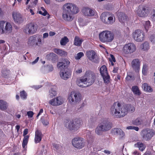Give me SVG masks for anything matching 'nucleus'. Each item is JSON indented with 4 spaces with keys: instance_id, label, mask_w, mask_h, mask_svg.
I'll return each mask as SVG.
<instances>
[{
    "instance_id": "2f4dec72",
    "label": "nucleus",
    "mask_w": 155,
    "mask_h": 155,
    "mask_svg": "<svg viewBox=\"0 0 155 155\" xmlns=\"http://www.w3.org/2000/svg\"><path fill=\"white\" fill-rule=\"evenodd\" d=\"M144 90L147 92H151L153 91V89L148 85L146 83H144L142 85Z\"/></svg>"
},
{
    "instance_id": "dca6fc26",
    "label": "nucleus",
    "mask_w": 155,
    "mask_h": 155,
    "mask_svg": "<svg viewBox=\"0 0 155 155\" xmlns=\"http://www.w3.org/2000/svg\"><path fill=\"white\" fill-rule=\"evenodd\" d=\"M103 131H106L109 130L112 127V124L107 120L103 121L100 124Z\"/></svg>"
},
{
    "instance_id": "4be33fe9",
    "label": "nucleus",
    "mask_w": 155,
    "mask_h": 155,
    "mask_svg": "<svg viewBox=\"0 0 155 155\" xmlns=\"http://www.w3.org/2000/svg\"><path fill=\"white\" fill-rule=\"evenodd\" d=\"M12 31V26L11 24L8 22H7L5 24V28L4 30H2L1 32L2 34H9L11 33Z\"/></svg>"
},
{
    "instance_id": "7ed1b4c3",
    "label": "nucleus",
    "mask_w": 155,
    "mask_h": 155,
    "mask_svg": "<svg viewBox=\"0 0 155 155\" xmlns=\"http://www.w3.org/2000/svg\"><path fill=\"white\" fill-rule=\"evenodd\" d=\"M70 62L67 59H64L61 62H59L57 64V67L60 70V75L62 79L67 80L71 76V73L68 67Z\"/></svg>"
},
{
    "instance_id": "b1692460",
    "label": "nucleus",
    "mask_w": 155,
    "mask_h": 155,
    "mask_svg": "<svg viewBox=\"0 0 155 155\" xmlns=\"http://www.w3.org/2000/svg\"><path fill=\"white\" fill-rule=\"evenodd\" d=\"M132 66L135 70H138L140 66V62L138 59H134L131 63Z\"/></svg>"
},
{
    "instance_id": "72a5a7b5",
    "label": "nucleus",
    "mask_w": 155,
    "mask_h": 155,
    "mask_svg": "<svg viewBox=\"0 0 155 155\" xmlns=\"http://www.w3.org/2000/svg\"><path fill=\"white\" fill-rule=\"evenodd\" d=\"M104 83L106 84H108L110 82V76L108 74L106 75H104L102 76Z\"/></svg>"
},
{
    "instance_id": "e2e57ef3",
    "label": "nucleus",
    "mask_w": 155,
    "mask_h": 155,
    "mask_svg": "<svg viewBox=\"0 0 155 155\" xmlns=\"http://www.w3.org/2000/svg\"><path fill=\"white\" fill-rule=\"evenodd\" d=\"M55 34V33L54 31H50L49 33V35L51 36L54 35Z\"/></svg>"
},
{
    "instance_id": "ddd939ff",
    "label": "nucleus",
    "mask_w": 155,
    "mask_h": 155,
    "mask_svg": "<svg viewBox=\"0 0 155 155\" xmlns=\"http://www.w3.org/2000/svg\"><path fill=\"white\" fill-rule=\"evenodd\" d=\"M133 38L136 41L138 42L142 41L144 40V33L141 30L137 29L132 33Z\"/></svg>"
},
{
    "instance_id": "a18cd8bd",
    "label": "nucleus",
    "mask_w": 155,
    "mask_h": 155,
    "mask_svg": "<svg viewBox=\"0 0 155 155\" xmlns=\"http://www.w3.org/2000/svg\"><path fill=\"white\" fill-rule=\"evenodd\" d=\"M84 55V54L83 52H80L77 54V56L75 57V58L77 60L79 59Z\"/></svg>"
},
{
    "instance_id": "bb28decb",
    "label": "nucleus",
    "mask_w": 155,
    "mask_h": 155,
    "mask_svg": "<svg viewBox=\"0 0 155 155\" xmlns=\"http://www.w3.org/2000/svg\"><path fill=\"white\" fill-rule=\"evenodd\" d=\"M54 51L55 53L61 56H64L67 55V53L66 51L60 49L55 48L54 49Z\"/></svg>"
},
{
    "instance_id": "c03bdc74",
    "label": "nucleus",
    "mask_w": 155,
    "mask_h": 155,
    "mask_svg": "<svg viewBox=\"0 0 155 155\" xmlns=\"http://www.w3.org/2000/svg\"><path fill=\"white\" fill-rule=\"evenodd\" d=\"M5 23V21H0V32H2V30H4Z\"/></svg>"
},
{
    "instance_id": "9b49d317",
    "label": "nucleus",
    "mask_w": 155,
    "mask_h": 155,
    "mask_svg": "<svg viewBox=\"0 0 155 155\" xmlns=\"http://www.w3.org/2000/svg\"><path fill=\"white\" fill-rule=\"evenodd\" d=\"M141 134L143 139L149 140L154 135L155 131L153 129L146 128L142 130Z\"/></svg>"
},
{
    "instance_id": "f03ea898",
    "label": "nucleus",
    "mask_w": 155,
    "mask_h": 155,
    "mask_svg": "<svg viewBox=\"0 0 155 155\" xmlns=\"http://www.w3.org/2000/svg\"><path fill=\"white\" fill-rule=\"evenodd\" d=\"M79 11L78 8L75 4L66 3L63 6L62 18L66 21H71L73 19L72 14H76Z\"/></svg>"
},
{
    "instance_id": "0e129e2a",
    "label": "nucleus",
    "mask_w": 155,
    "mask_h": 155,
    "mask_svg": "<svg viewBox=\"0 0 155 155\" xmlns=\"http://www.w3.org/2000/svg\"><path fill=\"white\" fill-rule=\"evenodd\" d=\"M120 75L119 74H118L117 76V77L115 78V80L116 81H118V80H120Z\"/></svg>"
},
{
    "instance_id": "cd10ccee",
    "label": "nucleus",
    "mask_w": 155,
    "mask_h": 155,
    "mask_svg": "<svg viewBox=\"0 0 155 155\" xmlns=\"http://www.w3.org/2000/svg\"><path fill=\"white\" fill-rule=\"evenodd\" d=\"M118 16L119 21L120 22H124L126 20L127 16L123 12H119L118 13Z\"/></svg>"
},
{
    "instance_id": "393cba45",
    "label": "nucleus",
    "mask_w": 155,
    "mask_h": 155,
    "mask_svg": "<svg viewBox=\"0 0 155 155\" xmlns=\"http://www.w3.org/2000/svg\"><path fill=\"white\" fill-rule=\"evenodd\" d=\"M134 146L135 147L138 148L141 151H143L146 147L145 145L141 142H137L134 144Z\"/></svg>"
},
{
    "instance_id": "37998d69",
    "label": "nucleus",
    "mask_w": 155,
    "mask_h": 155,
    "mask_svg": "<svg viewBox=\"0 0 155 155\" xmlns=\"http://www.w3.org/2000/svg\"><path fill=\"white\" fill-rule=\"evenodd\" d=\"M56 56L57 55L53 53H51L47 54L46 57L48 60H50L52 57H56Z\"/></svg>"
},
{
    "instance_id": "aec40b11",
    "label": "nucleus",
    "mask_w": 155,
    "mask_h": 155,
    "mask_svg": "<svg viewBox=\"0 0 155 155\" xmlns=\"http://www.w3.org/2000/svg\"><path fill=\"white\" fill-rule=\"evenodd\" d=\"M42 136V134L40 130H37L35 131L34 139L35 143H37L41 142Z\"/></svg>"
},
{
    "instance_id": "7c9ffc66",
    "label": "nucleus",
    "mask_w": 155,
    "mask_h": 155,
    "mask_svg": "<svg viewBox=\"0 0 155 155\" xmlns=\"http://www.w3.org/2000/svg\"><path fill=\"white\" fill-rule=\"evenodd\" d=\"M132 90L134 94L135 95L140 96L141 94V93L137 86H133L132 88Z\"/></svg>"
},
{
    "instance_id": "1a4fd4ad",
    "label": "nucleus",
    "mask_w": 155,
    "mask_h": 155,
    "mask_svg": "<svg viewBox=\"0 0 155 155\" xmlns=\"http://www.w3.org/2000/svg\"><path fill=\"white\" fill-rule=\"evenodd\" d=\"M72 143L75 148L79 150L82 149L85 145L83 138L77 137L72 140Z\"/></svg>"
},
{
    "instance_id": "6ab92c4d",
    "label": "nucleus",
    "mask_w": 155,
    "mask_h": 155,
    "mask_svg": "<svg viewBox=\"0 0 155 155\" xmlns=\"http://www.w3.org/2000/svg\"><path fill=\"white\" fill-rule=\"evenodd\" d=\"M111 132L113 134L119 135L121 137H122L125 136L124 132L120 128H114L113 129L111 130Z\"/></svg>"
},
{
    "instance_id": "5701e85b",
    "label": "nucleus",
    "mask_w": 155,
    "mask_h": 155,
    "mask_svg": "<svg viewBox=\"0 0 155 155\" xmlns=\"http://www.w3.org/2000/svg\"><path fill=\"white\" fill-rule=\"evenodd\" d=\"M77 83L79 87H85L89 86L83 77L82 78L78 80Z\"/></svg>"
},
{
    "instance_id": "6e6d98bb",
    "label": "nucleus",
    "mask_w": 155,
    "mask_h": 155,
    "mask_svg": "<svg viewBox=\"0 0 155 155\" xmlns=\"http://www.w3.org/2000/svg\"><path fill=\"white\" fill-rule=\"evenodd\" d=\"M110 58L109 59L110 61H113L114 62L116 61L115 58L113 54H110Z\"/></svg>"
},
{
    "instance_id": "473e14b6",
    "label": "nucleus",
    "mask_w": 155,
    "mask_h": 155,
    "mask_svg": "<svg viewBox=\"0 0 155 155\" xmlns=\"http://www.w3.org/2000/svg\"><path fill=\"white\" fill-rule=\"evenodd\" d=\"M69 41L68 38L66 36L62 38L60 40V43L61 45L65 46Z\"/></svg>"
},
{
    "instance_id": "58836bf2",
    "label": "nucleus",
    "mask_w": 155,
    "mask_h": 155,
    "mask_svg": "<svg viewBox=\"0 0 155 155\" xmlns=\"http://www.w3.org/2000/svg\"><path fill=\"white\" fill-rule=\"evenodd\" d=\"M27 94L24 91H22L20 92V96L21 98L23 99H26L27 97Z\"/></svg>"
},
{
    "instance_id": "864d4df0",
    "label": "nucleus",
    "mask_w": 155,
    "mask_h": 155,
    "mask_svg": "<svg viewBox=\"0 0 155 155\" xmlns=\"http://www.w3.org/2000/svg\"><path fill=\"white\" fill-rule=\"evenodd\" d=\"M53 147L56 150H58L59 149L60 147H61V146L59 144L54 143L53 144Z\"/></svg>"
},
{
    "instance_id": "a211bd4d",
    "label": "nucleus",
    "mask_w": 155,
    "mask_h": 155,
    "mask_svg": "<svg viewBox=\"0 0 155 155\" xmlns=\"http://www.w3.org/2000/svg\"><path fill=\"white\" fill-rule=\"evenodd\" d=\"M86 55L87 58L92 62H96L97 60L95 58L96 53L93 50L89 51L86 52Z\"/></svg>"
},
{
    "instance_id": "79ce46f5",
    "label": "nucleus",
    "mask_w": 155,
    "mask_h": 155,
    "mask_svg": "<svg viewBox=\"0 0 155 155\" xmlns=\"http://www.w3.org/2000/svg\"><path fill=\"white\" fill-rule=\"evenodd\" d=\"M150 22L149 21H146L144 25V28L147 31H148L150 27L151 26L150 25Z\"/></svg>"
},
{
    "instance_id": "20e7f679",
    "label": "nucleus",
    "mask_w": 155,
    "mask_h": 155,
    "mask_svg": "<svg viewBox=\"0 0 155 155\" xmlns=\"http://www.w3.org/2000/svg\"><path fill=\"white\" fill-rule=\"evenodd\" d=\"M100 41L103 43L111 42L114 38V33L110 31L105 30L100 32L99 35Z\"/></svg>"
},
{
    "instance_id": "49530a36",
    "label": "nucleus",
    "mask_w": 155,
    "mask_h": 155,
    "mask_svg": "<svg viewBox=\"0 0 155 155\" xmlns=\"http://www.w3.org/2000/svg\"><path fill=\"white\" fill-rule=\"evenodd\" d=\"M150 18L152 21H155V10H153L152 12Z\"/></svg>"
},
{
    "instance_id": "774afa93",
    "label": "nucleus",
    "mask_w": 155,
    "mask_h": 155,
    "mask_svg": "<svg viewBox=\"0 0 155 155\" xmlns=\"http://www.w3.org/2000/svg\"><path fill=\"white\" fill-rule=\"evenodd\" d=\"M143 155H152L151 153L149 151H146L144 153Z\"/></svg>"
},
{
    "instance_id": "4d7b16f0",
    "label": "nucleus",
    "mask_w": 155,
    "mask_h": 155,
    "mask_svg": "<svg viewBox=\"0 0 155 155\" xmlns=\"http://www.w3.org/2000/svg\"><path fill=\"white\" fill-rule=\"evenodd\" d=\"M44 147H45L44 145H43L42 147V150H41V154L42 155H43V153L45 154L47 152L46 150H44Z\"/></svg>"
},
{
    "instance_id": "a878e982",
    "label": "nucleus",
    "mask_w": 155,
    "mask_h": 155,
    "mask_svg": "<svg viewBox=\"0 0 155 155\" xmlns=\"http://www.w3.org/2000/svg\"><path fill=\"white\" fill-rule=\"evenodd\" d=\"M83 39H81L79 37L76 36L74 38V44L77 46H80L83 42Z\"/></svg>"
},
{
    "instance_id": "4c0bfd02",
    "label": "nucleus",
    "mask_w": 155,
    "mask_h": 155,
    "mask_svg": "<svg viewBox=\"0 0 155 155\" xmlns=\"http://www.w3.org/2000/svg\"><path fill=\"white\" fill-rule=\"evenodd\" d=\"M49 104L52 105L53 106H57L59 105H61V102L60 101V102H58V103L56 101V98H54L49 101Z\"/></svg>"
},
{
    "instance_id": "0eeeda50",
    "label": "nucleus",
    "mask_w": 155,
    "mask_h": 155,
    "mask_svg": "<svg viewBox=\"0 0 155 155\" xmlns=\"http://www.w3.org/2000/svg\"><path fill=\"white\" fill-rule=\"evenodd\" d=\"M83 78L89 86L92 85L95 81L96 76L95 74L93 71L88 70L86 71Z\"/></svg>"
},
{
    "instance_id": "c85d7f7f",
    "label": "nucleus",
    "mask_w": 155,
    "mask_h": 155,
    "mask_svg": "<svg viewBox=\"0 0 155 155\" xmlns=\"http://www.w3.org/2000/svg\"><path fill=\"white\" fill-rule=\"evenodd\" d=\"M8 107V105L6 102L3 100H0V109L2 110H6Z\"/></svg>"
},
{
    "instance_id": "052dcab7",
    "label": "nucleus",
    "mask_w": 155,
    "mask_h": 155,
    "mask_svg": "<svg viewBox=\"0 0 155 155\" xmlns=\"http://www.w3.org/2000/svg\"><path fill=\"white\" fill-rule=\"evenodd\" d=\"M133 153L134 155H140V153L136 150L134 151Z\"/></svg>"
},
{
    "instance_id": "bf43d9fd",
    "label": "nucleus",
    "mask_w": 155,
    "mask_h": 155,
    "mask_svg": "<svg viewBox=\"0 0 155 155\" xmlns=\"http://www.w3.org/2000/svg\"><path fill=\"white\" fill-rule=\"evenodd\" d=\"M28 129H25L24 130L23 132V136H25L28 134Z\"/></svg>"
},
{
    "instance_id": "412c9836",
    "label": "nucleus",
    "mask_w": 155,
    "mask_h": 155,
    "mask_svg": "<svg viewBox=\"0 0 155 155\" xmlns=\"http://www.w3.org/2000/svg\"><path fill=\"white\" fill-rule=\"evenodd\" d=\"M148 12L147 9H146L145 7L142 8V9H138L137 11V15L140 17H145L147 15Z\"/></svg>"
},
{
    "instance_id": "f3484780",
    "label": "nucleus",
    "mask_w": 155,
    "mask_h": 155,
    "mask_svg": "<svg viewBox=\"0 0 155 155\" xmlns=\"http://www.w3.org/2000/svg\"><path fill=\"white\" fill-rule=\"evenodd\" d=\"M12 15L14 20L15 22L20 23L23 21V19L20 13L16 12H14L12 13Z\"/></svg>"
},
{
    "instance_id": "09e8293b",
    "label": "nucleus",
    "mask_w": 155,
    "mask_h": 155,
    "mask_svg": "<svg viewBox=\"0 0 155 155\" xmlns=\"http://www.w3.org/2000/svg\"><path fill=\"white\" fill-rule=\"evenodd\" d=\"M147 65L146 64L143 65L142 69V73L143 74H145L147 73Z\"/></svg>"
},
{
    "instance_id": "4468645a",
    "label": "nucleus",
    "mask_w": 155,
    "mask_h": 155,
    "mask_svg": "<svg viewBox=\"0 0 155 155\" xmlns=\"http://www.w3.org/2000/svg\"><path fill=\"white\" fill-rule=\"evenodd\" d=\"M37 31V26L33 23H30L27 24L24 30L25 33L28 34H33Z\"/></svg>"
},
{
    "instance_id": "6e6552de",
    "label": "nucleus",
    "mask_w": 155,
    "mask_h": 155,
    "mask_svg": "<svg viewBox=\"0 0 155 155\" xmlns=\"http://www.w3.org/2000/svg\"><path fill=\"white\" fill-rule=\"evenodd\" d=\"M82 123V121L80 119H76L68 124H66V126L70 130H77L79 129Z\"/></svg>"
},
{
    "instance_id": "5fc2aeb1",
    "label": "nucleus",
    "mask_w": 155,
    "mask_h": 155,
    "mask_svg": "<svg viewBox=\"0 0 155 155\" xmlns=\"http://www.w3.org/2000/svg\"><path fill=\"white\" fill-rule=\"evenodd\" d=\"M37 12L44 16H45L48 14L47 11H45L44 12H42V11H40L38 12Z\"/></svg>"
},
{
    "instance_id": "f257e3e1",
    "label": "nucleus",
    "mask_w": 155,
    "mask_h": 155,
    "mask_svg": "<svg viewBox=\"0 0 155 155\" xmlns=\"http://www.w3.org/2000/svg\"><path fill=\"white\" fill-rule=\"evenodd\" d=\"M135 108L130 104L122 105L119 101L115 102L110 108V113L115 117L120 118L125 116L129 111L133 112Z\"/></svg>"
},
{
    "instance_id": "c756f323",
    "label": "nucleus",
    "mask_w": 155,
    "mask_h": 155,
    "mask_svg": "<svg viewBox=\"0 0 155 155\" xmlns=\"http://www.w3.org/2000/svg\"><path fill=\"white\" fill-rule=\"evenodd\" d=\"M100 72L102 76L106 75L108 74L107 68L105 65L102 66L100 68Z\"/></svg>"
},
{
    "instance_id": "f704fd0d",
    "label": "nucleus",
    "mask_w": 155,
    "mask_h": 155,
    "mask_svg": "<svg viewBox=\"0 0 155 155\" xmlns=\"http://www.w3.org/2000/svg\"><path fill=\"white\" fill-rule=\"evenodd\" d=\"M142 120L139 118H137L135 120H133L132 121V124L138 126L142 124Z\"/></svg>"
},
{
    "instance_id": "3c124183",
    "label": "nucleus",
    "mask_w": 155,
    "mask_h": 155,
    "mask_svg": "<svg viewBox=\"0 0 155 155\" xmlns=\"http://www.w3.org/2000/svg\"><path fill=\"white\" fill-rule=\"evenodd\" d=\"M47 70L48 72H51L53 70V67L51 64H49L47 66Z\"/></svg>"
},
{
    "instance_id": "39448f33",
    "label": "nucleus",
    "mask_w": 155,
    "mask_h": 155,
    "mask_svg": "<svg viewBox=\"0 0 155 155\" xmlns=\"http://www.w3.org/2000/svg\"><path fill=\"white\" fill-rule=\"evenodd\" d=\"M100 19L104 24L111 25L115 21V18L114 15L109 12H104L101 15Z\"/></svg>"
},
{
    "instance_id": "9d476101",
    "label": "nucleus",
    "mask_w": 155,
    "mask_h": 155,
    "mask_svg": "<svg viewBox=\"0 0 155 155\" xmlns=\"http://www.w3.org/2000/svg\"><path fill=\"white\" fill-rule=\"evenodd\" d=\"M69 101L73 104H76L81 101V95L79 92L72 91L68 97Z\"/></svg>"
},
{
    "instance_id": "13d9d810",
    "label": "nucleus",
    "mask_w": 155,
    "mask_h": 155,
    "mask_svg": "<svg viewBox=\"0 0 155 155\" xmlns=\"http://www.w3.org/2000/svg\"><path fill=\"white\" fill-rule=\"evenodd\" d=\"M75 67H76V66ZM75 69V72L76 73L79 74L81 73L82 72V69L81 68L77 69V68H76Z\"/></svg>"
},
{
    "instance_id": "338daca9",
    "label": "nucleus",
    "mask_w": 155,
    "mask_h": 155,
    "mask_svg": "<svg viewBox=\"0 0 155 155\" xmlns=\"http://www.w3.org/2000/svg\"><path fill=\"white\" fill-rule=\"evenodd\" d=\"M43 124L45 125H47L49 124V122L47 121L44 120L42 122Z\"/></svg>"
},
{
    "instance_id": "8fccbe9b",
    "label": "nucleus",
    "mask_w": 155,
    "mask_h": 155,
    "mask_svg": "<svg viewBox=\"0 0 155 155\" xmlns=\"http://www.w3.org/2000/svg\"><path fill=\"white\" fill-rule=\"evenodd\" d=\"M126 80L129 81L130 80H134V78L133 75H127L126 77Z\"/></svg>"
},
{
    "instance_id": "69168bd1",
    "label": "nucleus",
    "mask_w": 155,
    "mask_h": 155,
    "mask_svg": "<svg viewBox=\"0 0 155 155\" xmlns=\"http://www.w3.org/2000/svg\"><path fill=\"white\" fill-rule=\"evenodd\" d=\"M48 33H44L43 34V38H45L48 37Z\"/></svg>"
},
{
    "instance_id": "a19ab883",
    "label": "nucleus",
    "mask_w": 155,
    "mask_h": 155,
    "mask_svg": "<svg viewBox=\"0 0 155 155\" xmlns=\"http://www.w3.org/2000/svg\"><path fill=\"white\" fill-rule=\"evenodd\" d=\"M49 96L51 97H53L55 96L57 94L56 91L54 89L52 88L49 91Z\"/></svg>"
},
{
    "instance_id": "680f3d73",
    "label": "nucleus",
    "mask_w": 155,
    "mask_h": 155,
    "mask_svg": "<svg viewBox=\"0 0 155 155\" xmlns=\"http://www.w3.org/2000/svg\"><path fill=\"white\" fill-rule=\"evenodd\" d=\"M104 152L106 154L109 155L110 154L111 152L110 151L107 150H104Z\"/></svg>"
},
{
    "instance_id": "c9c22d12",
    "label": "nucleus",
    "mask_w": 155,
    "mask_h": 155,
    "mask_svg": "<svg viewBox=\"0 0 155 155\" xmlns=\"http://www.w3.org/2000/svg\"><path fill=\"white\" fill-rule=\"evenodd\" d=\"M29 136L26 135L24 136L22 143V146L23 148H25L27 144Z\"/></svg>"
},
{
    "instance_id": "f8f14e48",
    "label": "nucleus",
    "mask_w": 155,
    "mask_h": 155,
    "mask_svg": "<svg viewBox=\"0 0 155 155\" xmlns=\"http://www.w3.org/2000/svg\"><path fill=\"white\" fill-rule=\"evenodd\" d=\"M136 49V47L133 43H128L125 44L123 47V51L126 54H131L134 52Z\"/></svg>"
},
{
    "instance_id": "ea45409f",
    "label": "nucleus",
    "mask_w": 155,
    "mask_h": 155,
    "mask_svg": "<svg viewBox=\"0 0 155 155\" xmlns=\"http://www.w3.org/2000/svg\"><path fill=\"white\" fill-rule=\"evenodd\" d=\"M102 131H103L100 125L98 126L96 129L95 132L98 135L101 134Z\"/></svg>"
},
{
    "instance_id": "e433bc0d",
    "label": "nucleus",
    "mask_w": 155,
    "mask_h": 155,
    "mask_svg": "<svg viewBox=\"0 0 155 155\" xmlns=\"http://www.w3.org/2000/svg\"><path fill=\"white\" fill-rule=\"evenodd\" d=\"M142 49L144 50H147L149 48V45L147 42H145L141 45Z\"/></svg>"
},
{
    "instance_id": "603ef678",
    "label": "nucleus",
    "mask_w": 155,
    "mask_h": 155,
    "mask_svg": "<svg viewBox=\"0 0 155 155\" xmlns=\"http://www.w3.org/2000/svg\"><path fill=\"white\" fill-rule=\"evenodd\" d=\"M34 113L32 111H29L27 112V114L29 118L32 117L34 115Z\"/></svg>"
},
{
    "instance_id": "423d86ee",
    "label": "nucleus",
    "mask_w": 155,
    "mask_h": 155,
    "mask_svg": "<svg viewBox=\"0 0 155 155\" xmlns=\"http://www.w3.org/2000/svg\"><path fill=\"white\" fill-rule=\"evenodd\" d=\"M42 35H34L30 37L28 41V44L29 46H39L41 44Z\"/></svg>"
},
{
    "instance_id": "de8ad7c7",
    "label": "nucleus",
    "mask_w": 155,
    "mask_h": 155,
    "mask_svg": "<svg viewBox=\"0 0 155 155\" xmlns=\"http://www.w3.org/2000/svg\"><path fill=\"white\" fill-rule=\"evenodd\" d=\"M56 101L57 102H61V104H62L64 102V100L63 98L60 96H59L56 98Z\"/></svg>"
},
{
    "instance_id": "2eb2a0df",
    "label": "nucleus",
    "mask_w": 155,
    "mask_h": 155,
    "mask_svg": "<svg viewBox=\"0 0 155 155\" xmlns=\"http://www.w3.org/2000/svg\"><path fill=\"white\" fill-rule=\"evenodd\" d=\"M82 12L84 15L87 16H92L97 13L95 10L86 7H84L83 8Z\"/></svg>"
}]
</instances>
